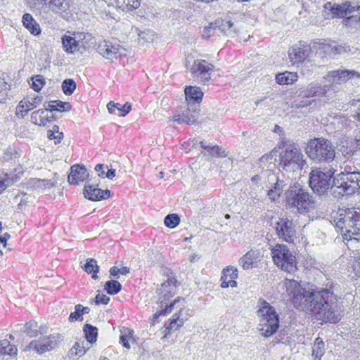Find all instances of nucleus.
Here are the masks:
<instances>
[{"label":"nucleus","instance_id":"nucleus-8","mask_svg":"<svg viewBox=\"0 0 360 360\" xmlns=\"http://www.w3.org/2000/svg\"><path fill=\"white\" fill-rule=\"evenodd\" d=\"M176 279L175 278L169 277L160 285V287L157 289V293L158 295V305L156 308V311L153 316L154 322L160 316L166 315L170 313L177 304L184 301V300H181L179 297L174 301L169 302L170 298L172 297L176 293Z\"/></svg>","mask_w":360,"mask_h":360},{"label":"nucleus","instance_id":"nucleus-53","mask_svg":"<svg viewBox=\"0 0 360 360\" xmlns=\"http://www.w3.org/2000/svg\"><path fill=\"white\" fill-rule=\"evenodd\" d=\"M333 44V55H338L345 53H349L351 51V48L349 45L345 44H337L335 43Z\"/></svg>","mask_w":360,"mask_h":360},{"label":"nucleus","instance_id":"nucleus-38","mask_svg":"<svg viewBox=\"0 0 360 360\" xmlns=\"http://www.w3.org/2000/svg\"><path fill=\"white\" fill-rule=\"evenodd\" d=\"M116 4L124 11H134L141 4L139 0H116Z\"/></svg>","mask_w":360,"mask_h":360},{"label":"nucleus","instance_id":"nucleus-36","mask_svg":"<svg viewBox=\"0 0 360 360\" xmlns=\"http://www.w3.org/2000/svg\"><path fill=\"white\" fill-rule=\"evenodd\" d=\"M46 328V326H42L39 328L36 321H30L25 324L24 331L30 337H35L38 335L39 333L42 334L45 331Z\"/></svg>","mask_w":360,"mask_h":360},{"label":"nucleus","instance_id":"nucleus-51","mask_svg":"<svg viewBox=\"0 0 360 360\" xmlns=\"http://www.w3.org/2000/svg\"><path fill=\"white\" fill-rule=\"evenodd\" d=\"M238 270L236 267L233 266H228L226 269H224L222 272V278L228 279V280H234L238 278Z\"/></svg>","mask_w":360,"mask_h":360},{"label":"nucleus","instance_id":"nucleus-23","mask_svg":"<svg viewBox=\"0 0 360 360\" xmlns=\"http://www.w3.org/2000/svg\"><path fill=\"white\" fill-rule=\"evenodd\" d=\"M216 25L218 27L219 36L224 34L227 37H233L237 33L236 26L230 20H217Z\"/></svg>","mask_w":360,"mask_h":360},{"label":"nucleus","instance_id":"nucleus-24","mask_svg":"<svg viewBox=\"0 0 360 360\" xmlns=\"http://www.w3.org/2000/svg\"><path fill=\"white\" fill-rule=\"evenodd\" d=\"M327 91V85H321L314 82L307 86L304 90V96L307 97H321L326 95Z\"/></svg>","mask_w":360,"mask_h":360},{"label":"nucleus","instance_id":"nucleus-26","mask_svg":"<svg viewBox=\"0 0 360 360\" xmlns=\"http://www.w3.org/2000/svg\"><path fill=\"white\" fill-rule=\"evenodd\" d=\"M314 48L316 50V54L321 58H324L327 56H333V44L326 42L325 39H319L318 42H314Z\"/></svg>","mask_w":360,"mask_h":360},{"label":"nucleus","instance_id":"nucleus-13","mask_svg":"<svg viewBox=\"0 0 360 360\" xmlns=\"http://www.w3.org/2000/svg\"><path fill=\"white\" fill-rule=\"evenodd\" d=\"M271 256L274 264L281 269L290 273L297 269L295 253L286 245H276L271 248Z\"/></svg>","mask_w":360,"mask_h":360},{"label":"nucleus","instance_id":"nucleus-32","mask_svg":"<svg viewBox=\"0 0 360 360\" xmlns=\"http://www.w3.org/2000/svg\"><path fill=\"white\" fill-rule=\"evenodd\" d=\"M46 110L68 112L71 109V104L69 102H63L59 100L51 101L48 105L44 104Z\"/></svg>","mask_w":360,"mask_h":360},{"label":"nucleus","instance_id":"nucleus-59","mask_svg":"<svg viewBox=\"0 0 360 360\" xmlns=\"http://www.w3.org/2000/svg\"><path fill=\"white\" fill-rule=\"evenodd\" d=\"M221 286L223 288H226L229 287H235L236 286V281L234 280H228L221 278Z\"/></svg>","mask_w":360,"mask_h":360},{"label":"nucleus","instance_id":"nucleus-35","mask_svg":"<svg viewBox=\"0 0 360 360\" xmlns=\"http://www.w3.org/2000/svg\"><path fill=\"white\" fill-rule=\"evenodd\" d=\"M297 77L296 73L286 71L277 74L276 76V82L278 84H290L296 82Z\"/></svg>","mask_w":360,"mask_h":360},{"label":"nucleus","instance_id":"nucleus-33","mask_svg":"<svg viewBox=\"0 0 360 360\" xmlns=\"http://www.w3.org/2000/svg\"><path fill=\"white\" fill-rule=\"evenodd\" d=\"M45 111H46L45 108L34 111L31 115L32 122L39 126H45L47 123L51 122L52 117L45 116Z\"/></svg>","mask_w":360,"mask_h":360},{"label":"nucleus","instance_id":"nucleus-9","mask_svg":"<svg viewBox=\"0 0 360 360\" xmlns=\"http://www.w3.org/2000/svg\"><path fill=\"white\" fill-rule=\"evenodd\" d=\"M338 166L333 162V165L328 167H316L311 170L309 183L315 193L320 196L328 195L334 174L338 171Z\"/></svg>","mask_w":360,"mask_h":360},{"label":"nucleus","instance_id":"nucleus-45","mask_svg":"<svg viewBox=\"0 0 360 360\" xmlns=\"http://www.w3.org/2000/svg\"><path fill=\"white\" fill-rule=\"evenodd\" d=\"M122 288V285L117 281L110 280L105 283L104 289L109 295L117 294Z\"/></svg>","mask_w":360,"mask_h":360},{"label":"nucleus","instance_id":"nucleus-10","mask_svg":"<svg viewBox=\"0 0 360 360\" xmlns=\"http://www.w3.org/2000/svg\"><path fill=\"white\" fill-rule=\"evenodd\" d=\"M185 95L188 108L183 111L181 115H174L172 120L179 124H193L199 116L198 107L203 93L199 87L189 86L185 89Z\"/></svg>","mask_w":360,"mask_h":360},{"label":"nucleus","instance_id":"nucleus-52","mask_svg":"<svg viewBox=\"0 0 360 360\" xmlns=\"http://www.w3.org/2000/svg\"><path fill=\"white\" fill-rule=\"evenodd\" d=\"M18 179V177L16 174H8L7 173L4 174V176L0 181L1 184L4 187V188H7L8 187L12 186L15 182H16Z\"/></svg>","mask_w":360,"mask_h":360},{"label":"nucleus","instance_id":"nucleus-21","mask_svg":"<svg viewBox=\"0 0 360 360\" xmlns=\"http://www.w3.org/2000/svg\"><path fill=\"white\" fill-rule=\"evenodd\" d=\"M89 176V172L84 165H75L71 167L68 181L70 184H78L85 181Z\"/></svg>","mask_w":360,"mask_h":360},{"label":"nucleus","instance_id":"nucleus-14","mask_svg":"<svg viewBox=\"0 0 360 360\" xmlns=\"http://www.w3.org/2000/svg\"><path fill=\"white\" fill-rule=\"evenodd\" d=\"M58 343V337L55 335L41 336L37 340L32 341L25 350H34L39 354L50 351Z\"/></svg>","mask_w":360,"mask_h":360},{"label":"nucleus","instance_id":"nucleus-17","mask_svg":"<svg viewBox=\"0 0 360 360\" xmlns=\"http://www.w3.org/2000/svg\"><path fill=\"white\" fill-rule=\"evenodd\" d=\"M276 231L280 238L288 243H292L295 238V224L288 219H281L276 223Z\"/></svg>","mask_w":360,"mask_h":360},{"label":"nucleus","instance_id":"nucleus-6","mask_svg":"<svg viewBox=\"0 0 360 360\" xmlns=\"http://www.w3.org/2000/svg\"><path fill=\"white\" fill-rule=\"evenodd\" d=\"M337 228L344 238L360 240V210L348 208L340 211L335 218Z\"/></svg>","mask_w":360,"mask_h":360},{"label":"nucleus","instance_id":"nucleus-54","mask_svg":"<svg viewBox=\"0 0 360 360\" xmlns=\"http://www.w3.org/2000/svg\"><path fill=\"white\" fill-rule=\"evenodd\" d=\"M10 238V234L5 233L4 235L0 236V255H3L9 251V248L6 247V242Z\"/></svg>","mask_w":360,"mask_h":360},{"label":"nucleus","instance_id":"nucleus-63","mask_svg":"<svg viewBox=\"0 0 360 360\" xmlns=\"http://www.w3.org/2000/svg\"><path fill=\"white\" fill-rule=\"evenodd\" d=\"M108 172L105 174V176L109 179H112L115 176V169L112 168H108Z\"/></svg>","mask_w":360,"mask_h":360},{"label":"nucleus","instance_id":"nucleus-50","mask_svg":"<svg viewBox=\"0 0 360 360\" xmlns=\"http://www.w3.org/2000/svg\"><path fill=\"white\" fill-rule=\"evenodd\" d=\"M215 34L219 36L218 27L216 25V21H214V22L210 23L208 26L204 27L202 36L205 38H208L214 35Z\"/></svg>","mask_w":360,"mask_h":360},{"label":"nucleus","instance_id":"nucleus-7","mask_svg":"<svg viewBox=\"0 0 360 360\" xmlns=\"http://www.w3.org/2000/svg\"><path fill=\"white\" fill-rule=\"evenodd\" d=\"M308 157L316 162H326L338 165V157L335 155V148L330 141L323 138H315L310 140L306 148Z\"/></svg>","mask_w":360,"mask_h":360},{"label":"nucleus","instance_id":"nucleus-2","mask_svg":"<svg viewBox=\"0 0 360 360\" xmlns=\"http://www.w3.org/2000/svg\"><path fill=\"white\" fill-rule=\"evenodd\" d=\"M251 182L252 186L255 187L252 188L249 194L253 199L258 197L257 192L254 191L256 187L259 188L260 191L265 187L267 195L270 199L275 200L280 197L287 186H290L289 179H281L269 170H264L261 174L255 175L251 178Z\"/></svg>","mask_w":360,"mask_h":360},{"label":"nucleus","instance_id":"nucleus-30","mask_svg":"<svg viewBox=\"0 0 360 360\" xmlns=\"http://www.w3.org/2000/svg\"><path fill=\"white\" fill-rule=\"evenodd\" d=\"M277 151L272 150L269 153L264 155L259 159L258 164L263 169L266 167V170H271L275 167V162L276 160Z\"/></svg>","mask_w":360,"mask_h":360},{"label":"nucleus","instance_id":"nucleus-18","mask_svg":"<svg viewBox=\"0 0 360 360\" xmlns=\"http://www.w3.org/2000/svg\"><path fill=\"white\" fill-rule=\"evenodd\" d=\"M311 52L310 46L306 43L300 42L295 45L288 51V56L290 61L295 63H299L304 61L309 56Z\"/></svg>","mask_w":360,"mask_h":360},{"label":"nucleus","instance_id":"nucleus-5","mask_svg":"<svg viewBox=\"0 0 360 360\" xmlns=\"http://www.w3.org/2000/svg\"><path fill=\"white\" fill-rule=\"evenodd\" d=\"M285 285L295 307L300 310L312 311L320 290L314 291L309 288H303L295 280H287Z\"/></svg>","mask_w":360,"mask_h":360},{"label":"nucleus","instance_id":"nucleus-11","mask_svg":"<svg viewBox=\"0 0 360 360\" xmlns=\"http://www.w3.org/2000/svg\"><path fill=\"white\" fill-rule=\"evenodd\" d=\"M257 315L260 317L258 329L263 336L270 337L276 332L279 326L278 315L269 302H259Z\"/></svg>","mask_w":360,"mask_h":360},{"label":"nucleus","instance_id":"nucleus-42","mask_svg":"<svg viewBox=\"0 0 360 360\" xmlns=\"http://www.w3.org/2000/svg\"><path fill=\"white\" fill-rule=\"evenodd\" d=\"M83 330L85 334L86 340L89 343H93L96 341L98 335V330L96 327H94L90 324H86L84 326Z\"/></svg>","mask_w":360,"mask_h":360},{"label":"nucleus","instance_id":"nucleus-49","mask_svg":"<svg viewBox=\"0 0 360 360\" xmlns=\"http://www.w3.org/2000/svg\"><path fill=\"white\" fill-rule=\"evenodd\" d=\"M84 342H76L72 347L70 349V354L72 356H82L86 353L84 347Z\"/></svg>","mask_w":360,"mask_h":360},{"label":"nucleus","instance_id":"nucleus-44","mask_svg":"<svg viewBox=\"0 0 360 360\" xmlns=\"http://www.w3.org/2000/svg\"><path fill=\"white\" fill-rule=\"evenodd\" d=\"M30 85L36 92H39L45 85V79L42 75H37L30 78Z\"/></svg>","mask_w":360,"mask_h":360},{"label":"nucleus","instance_id":"nucleus-62","mask_svg":"<svg viewBox=\"0 0 360 360\" xmlns=\"http://www.w3.org/2000/svg\"><path fill=\"white\" fill-rule=\"evenodd\" d=\"M120 342L122 344V345L124 347H126L127 349L130 348V345H129L127 337L126 335H121V337L120 338Z\"/></svg>","mask_w":360,"mask_h":360},{"label":"nucleus","instance_id":"nucleus-27","mask_svg":"<svg viewBox=\"0 0 360 360\" xmlns=\"http://www.w3.org/2000/svg\"><path fill=\"white\" fill-rule=\"evenodd\" d=\"M48 6L53 13L61 14L70 8V0H49Z\"/></svg>","mask_w":360,"mask_h":360},{"label":"nucleus","instance_id":"nucleus-58","mask_svg":"<svg viewBox=\"0 0 360 360\" xmlns=\"http://www.w3.org/2000/svg\"><path fill=\"white\" fill-rule=\"evenodd\" d=\"M108 168V165H105L103 164H98L95 167V170L98 172V175L99 177L104 178L106 174L105 169Z\"/></svg>","mask_w":360,"mask_h":360},{"label":"nucleus","instance_id":"nucleus-57","mask_svg":"<svg viewBox=\"0 0 360 360\" xmlns=\"http://www.w3.org/2000/svg\"><path fill=\"white\" fill-rule=\"evenodd\" d=\"M48 137L49 139H56L57 141H55V143L60 142V141L63 138V135L62 132H59L57 131L55 133V131H48Z\"/></svg>","mask_w":360,"mask_h":360},{"label":"nucleus","instance_id":"nucleus-40","mask_svg":"<svg viewBox=\"0 0 360 360\" xmlns=\"http://www.w3.org/2000/svg\"><path fill=\"white\" fill-rule=\"evenodd\" d=\"M349 6H351L350 1H346L341 4H335L333 17L343 18L347 16Z\"/></svg>","mask_w":360,"mask_h":360},{"label":"nucleus","instance_id":"nucleus-56","mask_svg":"<svg viewBox=\"0 0 360 360\" xmlns=\"http://www.w3.org/2000/svg\"><path fill=\"white\" fill-rule=\"evenodd\" d=\"M110 301V297L104 294L98 293L95 297L94 302L98 305L100 304H107Z\"/></svg>","mask_w":360,"mask_h":360},{"label":"nucleus","instance_id":"nucleus-48","mask_svg":"<svg viewBox=\"0 0 360 360\" xmlns=\"http://www.w3.org/2000/svg\"><path fill=\"white\" fill-rule=\"evenodd\" d=\"M155 32L150 30L140 31L139 33V41L142 43L153 41L155 39Z\"/></svg>","mask_w":360,"mask_h":360},{"label":"nucleus","instance_id":"nucleus-22","mask_svg":"<svg viewBox=\"0 0 360 360\" xmlns=\"http://www.w3.org/2000/svg\"><path fill=\"white\" fill-rule=\"evenodd\" d=\"M212 65L207 63L205 60L194 61L191 71L193 74L201 76L204 80L210 79L209 72L212 70Z\"/></svg>","mask_w":360,"mask_h":360},{"label":"nucleus","instance_id":"nucleus-29","mask_svg":"<svg viewBox=\"0 0 360 360\" xmlns=\"http://www.w3.org/2000/svg\"><path fill=\"white\" fill-rule=\"evenodd\" d=\"M72 36L64 35L61 40L65 51L68 54H73L78 50L79 41L76 39L75 34Z\"/></svg>","mask_w":360,"mask_h":360},{"label":"nucleus","instance_id":"nucleus-61","mask_svg":"<svg viewBox=\"0 0 360 360\" xmlns=\"http://www.w3.org/2000/svg\"><path fill=\"white\" fill-rule=\"evenodd\" d=\"M75 308L77 311H80L82 316L84 314H88L90 311V309L89 307H83L82 304H77Z\"/></svg>","mask_w":360,"mask_h":360},{"label":"nucleus","instance_id":"nucleus-15","mask_svg":"<svg viewBox=\"0 0 360 360\" xmlns=\"http://www.w3.org/2000/svg\"><path fill=\"white\" fill-rule=\"evenodd\" d=\"M110 191L102 190L98 188V182L92 181L91 179L86 181L84 188V195L85 198L93 201H99L108 198L110 196Z\"/></svg>","mask_w":360,"mask_h":360},{"label":"nucleus","instance_id":"nucleus-34","mask_svg":"<svg viewBox=\"0 0 360 360\" xmlns=\"http://www.w3.org/2000/svg\"><path fill=\"white\" fill-rule=\"evenodd\" d=\"M200 148L207 152L210 155L215 157H225V151L220 147L210 142H199Z\"/></svg>","mask_w":360,"mask_h":360},{"label":"nucleus","instance_id":"nucleus-37","mask_svg":"<svg viewBox=\"0 0 360 360\" xmlns=\"http://www.w3.org/2000/svg\"><path fill=\"white\" fill-rule=\"evenodd\" d=\"M17 351L16 347L11 345L8 340L4 339L0 340V355L15 356L17 354Z\"/></svg>","mask_w":360,"mask_h":360},{"label":"nucleus","instance_id":"nucleus-28","mask_svg":"<svg viewBox=\"0 0 360 360\" xmlns=\"http://www.w3.org/2000/svg\"><path fill=\"white\" fill-rule=\"evenodd\" d=\"M24 27L32 34L39 35L41 33L39 25L30 13H25L22 20Z\"/></svg>","mask_w":360,"mask_h":360},{"label":"nucleus","instance_id":"nucleus-1","mask_svg":"<svg viewBox=\"0 0 360 360\" xmlns=\"http://www.w3.org/2000/svg\"><path fill=\"white\" fill-rule=\"evenodd\" d=\"M316 301L311 311L317 320L337 323L340 320L341 310L337 296L330 289L322 288L316 295Z\"/></svg>","mask_w":360,"mask_h":360},{"label":"nucleus","instance_id":"nucleus-60","mask_svg":"<svg viewBox=\"0 0 360 360\" xmlns=\"http://www.w3.org/2000/svg\"><path fill=\"white\" fill-rule=\"evenodd\" d=\"M82 319V316L80 311H77L76 309H75V311L72 312L69 316V321L70 322H73V321H79V320L81 321Z\"/></svg>","mask_w":360,"mask_h":360},{"label":"nucleus","instance_id":"nucleus-55","mask_svg":"<svg viewBox=\"0 0 360 360\" xmlns=\"http://www.w3.org/2000/svg\"><path fill=\"white\" fill-rule=\"evenodd\" d=\"M348 15H350L349 18H358V20L360 21V6L351 2V6L348 9Z\"/></svg>","mask_w":360,"mask_h":360},{"label":"nucleus","instance_id":"nucleus-41","mask_svg":"<svg viewBox=\"0 0 360 360\" xmlns=\"http://www.w3.org/2000/svg\"><path fill=\"white\" fill-rule=\"evenodd\" d=\"M324 342L319 338H316L312 347V356L314 360H319L324 354Z\"/></svg>","mask_w":360,"mask_h":360},{"label":"nucleus","instance_id":"nucleus-20","mask_svg":"<svg viewBox=\"0 0 360 360\" xmlns=\"http://www.w3.org/2000/svg\"><path fill=\"white\" fill-rule=\"evenodd\" d=\"M120 48V45H113L110 41H103L98 44L97 51L106 59L113 60L117 58Z\"/></svg>","mask_w":360,"mask_h":360},{"label":"nucleus","instance_id":"nucleus-12","mask_svg":"<svg viewBox=\"0 0 360 360\" xmlns=\"http://www.w3.org/2000/svg\"><path fill=\"white\" fill-rule=\"evenodd\" d=\"M304 162L301 150L295 144L287 145L280 153V165L286 172L300 171Z\"/></svg>","mask_w":360,"mask_h":360},{"label":"nucleus","instance_id":"nucleus-64","mask_svg":"<svg viewBox=\"0 0 360 360\" xmlns=\"http://www.w3.org/2000/svg\"><path fill=\"white\" fill-rule=\"evenodd\" d=\"M110 274L111 276L116 277L118 278V274H120L119 268H117V266H112V268H110Z\"/></svg>","mask_w":360,"mask_h":360},{"label":"nucleus","instance_id":"nucleus-3","mask_svg":"<svg viewBox=\"0 0 360 360\" xmlns=\"http://www.w3.org/2000/svg\"><path fill=\"white\" fill-rule=\"evenodd\" d=\"M360 191V172L344 170L336 175L334 174L330 189V194L336 199L343 196L353 195Z\"/></svg>","mask_w":360,"mask_h":360},{"label":"nucleus","instance_id":"nucleus-16","mask_svg":"<svg viewBox=\"0 0 360 360\" xmlns=\"http://www.w3.org/2000/svg\"><path fill=\"white\" fill-rule=\"evenodd\" d=\"M360 79V73L355 70H337L328 72L324 79L332 84H344L349 79Z\"/></svg>","mask_w":360,"mask_h":360},{"label":"nucleus","instance_id":"nucleus-19","mask_svg":"<svg viewBox=\"0 0 360 360\" xmlns=\"http://www.w3.org/2000/svg\"><path fill=\"white\" fill-rule=\"evenodd\" d=\"M43 97L38 95H30L22 99L17 106V114L22 116L26 115L28 111L35 108L42 101Z\"/></svg>","mask_w":360,"mask_h":360},{"label":"nucleus","instance_id":"nucleus-43","mask_svg":"<svg viewBox=\"0 0 360 360\" xmlns=\"http://www.w3.org/2000/svg\"><path fill=\"white\" fill-rule=\"evenodd\" d=\"M183 324L184 320L180 319L179 314L175 313L172 316V319L170 320L169 325L166 327V330L168 333H171L180 328Z\"/></svg>","mask_w":360,"mask_h":360},{"label":"nucleus","instance_id":"nucleus-31","mask_svg":"<svg viewBox=\"0 0 360 360\" xmlns=\"http://www.w3.org/2000/svg\"><path fill=\"white\" fill-rule=\"evenodd\" d=\"M131 105L129 103L127 102L124 105H122L118 103L110 101L107 105L108 112L112 114L115 113V110L117 111V115L124 117L131 110Z\"/></svg>","mask_w":360,"mask_h":360},{"label":"nucleus","instance_id":"nucleus-47","mask_svg":"<svg viewBox=\"0 0 360 360\" xmlns=\"http://www.w3.org/2000/svg\"><path fill=\"white\" fill-rule=\"evenodd\" d=\"M180 222V218L176 214H169L164 219L165 225L170 229L175 228L179 225Z\"/></svg>","mask_w":360,"mask_h":360},{"label":"nucleus","instance_id":"nucleus-46","mask_svg":"<svg viewBox=\"0 0 360 360\" xmlns=\"http://www.w3.org/2000/svg\"><path fill=\"white\" fill-rule=\"evenodd\" d=\"M76 83L72 79H65L62 83V89L63 93L67 96H70L73 94L76 89Z\"/></svg>","mask_w":360,"mask_h":360},{"label":"nucleus","instance_id":"nucleus-4","mask_svg":"<svg viewBox=\"0 0 360 360\" xmlns=\"http://www.w3.org/2000/svg\"><path fill=\"white\" fill-rule=\"evenodd\" d=\"M286 206L292 212L305 214L316 207L314 198L300 184L289 186L285 192Z\"/></svg>","mask_w":360,"mask_h":360},{"label":"nucleus","instance_id":"nucleus-39","mask_svg":"<svg viewBox=\"0 0 360 360\" xmlns=\"http://www.w3.org/2000/svg\"><path fill=\"white\" fill-rule=\"evenodd\" d=\"M83 268L87 274H93L92 278H98L97 273L99 271V266L96 259L92 258L87 259Z\"/></svg>","mask_w":360,"mask_h":360},{"label":"nucleus","instance_id":"nucleus-25","mask_svg":"<svg viewBox=\"0 0 360 360\" xmlns=\"http://www.w3.org/2000/svg\"><path fill=\"white\" fill-rule=\"evenodd\" d=\"M259 257V251L250 250L239 259V264L243 269H249Z\"/></svg>","mask_w":360,"mask_h":360}]
</instances>
